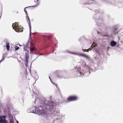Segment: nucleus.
Listing matches in <instances>:
<instances>
[{
    "label": "nucleus",
    "instance_id": "nucleus-18",
    "mask_svg": "<svg viewBox=\"0 0 123 123\" xmlns=\"http://www.w3.org/2000/svg\"><path fill=\"white\" fill-rule=\"evenodd\" d=\"M10 123H14V121L13 119H12L10 120Z\"/></svg>",
    "mask_w": 123,
    "mask_h": 123
},
{
    "label": "nucleus",
    "instance_id": "nucleus-17",
    "mask_svg": "<svg viewBox=\"0 0 123 123\" xmlns=\"http://www.w3.org/2000/svg\"><path fill=\"white\" fill-rule=\"evenodd\" d=\"M54 108V106L53 105V104H52V105H51V106L50 107H49V109H50V110H51V109H53V108Z\"/></svg>",
    "mask_w": 123,
    "mask_h": 123
},
{
    "label": "nucleus",
    "instance_id": "nucleus-3",
    "mask_svg": "<svg viewBox=\"0 0 123 123\" xmlns=\"http://www.w3.org/2000/svg\"><path fill=\"white\" fill-rule=\"evenodd\" d=\"M37 111L39 115H45L46 114L45 111L43 110V108L42 107H39Z\"/></svg>",
    "mask_w": 123,
    "mask_h": 123
},
{
    "label": "nucleus",
    "instance_id": "nucleus-4",
    "mask_svg": "<svg viewBox=\"0 0 123 123\" xmlns=\"http://www.w3.org/2000/svg\"><path fill=\"white\" fill-rule=\"evenodd\" d=\"M70 53L73 54L77 55L79 56H82L87 59L89 58V57L88 55L84 54L79 53L76 52H70Z\"/></svg>",
    "mask_w": 123,
    "mask_h": 123
},
{
    "label": "nucleus",
    "instance_id": "nucleus-28",
    "mask_svg": "<svg viewBox=\"0 0 123 123\" xmlns=\"http://www.w3.org/2000/svg\"><path fill=\"white\" fill-rule=\"evenodd\" d=\"M49 78H50V77H49Z\"/></svg>",
    "mask_w": 123,
    "mask_h": 123
},
{
    "label": "nucleus",
    "instance_id": "nucleus-15",
    "mask_svg": "<svg viewBox=\"0 0 123 123\" xmlns=\"http://www.w3.org/2000/svg\"><path fill=\"white\" fill-rule=\"evenodd\" d=\"M14 48L16 50H18L19 49V47L18 46H15Z\"/></svg>",
    "mask_w": 123,
    "mask_h": 123
},
{
    "label": "nucleus",
    "instance_id": "nucleus-14",
    "mask_svg": "<svg viewBox=\"0 0 123 123\" xmlns=\"http://www.w3.org/2000/svg\"><path fill=\"white\" fill-rule=\"evenodd\" d=\"M36 49V48L35 47H33L32 48L30 49V51H32L34 50H35Z\"/></svg>",
    "mask_w": 123,
    "mask_h": 123
},
{
    "label": "nucleus",
    "instance_id": "nucleus-5",
    "mask_svg": "<svg viewBox=\"0 0 123 123\" xmlns=\"http://www.w3.org/2000/svg\"><path fill=\"white\" fill-rule=\"evenodd\" d=\"M25 61L27 62L28 60H29V53L27 51L25 52Z\"/></svg>",
    "mask_w": 123,
    "mask_h": 123
},
{
    "label": "nucleus",
    "instance_id": "nucleus-6",
    "mask_svg": "<svg viewBox=\"0 0 123 123\" xmlns=\"http://www.w3.org/2000/svg\"><path fill=\"white\" fill-rule=\"evenodd\" d=\"M27 16L26 17V20L27 23H28L29 25L30 29L31 30V22H30V19L29 18V16L27 15Z\"/></svg>",
    "mask_w": 123,
    "mask_h": 123
},
{
    "label": "nucleus",
    "instance_id": "nucleus-26",
    "mask_svg": "<svg viewBox=\"0 0 123 123\" xmlns=\"http://www.w3.org/2000/svg\"><path fill=\"white\" fill-rule=\"evenodd\" d=\"M93 44H94V42H93Z\"/></svg>",
    "mask_w": 123,
    "mask_h": 123
},
{
    "label": "nucleus",
    "instance_id": "nucleus-21",
    "mask_svg": "<svg viewBox=\"0 0 123 123\" xmlns=\"http://www.w3.org/2000/svg\"><path fill=\"white\" fill-rule=\"evenodd\" d=\"M89 50H91V49L89 48L88 49H85V51L86 52H88Z\"/></svg>",
    "mask_w": 123,
    "mask_h": 123
},
{
    "label": "nucleus",
    "instance_id": "nucleus-1",
    "mask_svg": "<svg viewBox=\"0 0 123 123\" xmlns=\"http://www.w3.org/2000/svg\"><path fill=\"white\" fill-rule=\"evenodd\" d=\"M12 26L13 29L17 32H22L23 31L22 27L21 28L18 26L17 23H13Z\"/></svg>",
    "mask_w": 123,
    "mask_h": 123
},
{
    "label": "nucleus",
    "instance_id": "nucleus-11",
    "mask_svg": "<svg viewBox=\"0 0 123 123\" xmlns=\"http://www.w3.org/2000/svg\"><path fill=\"white\" fill-rule=\"evenodd\" d=\"M1 123H7V121L4 119V120L2 119H1Z\"/></svg>",
    "mask_w": 123,
    "mask_h": 123
},
{
    "label": "nucleus",
    "instance_id": "nucleus-8",
    "mask_svg": "<svg viewBox=\"0 0 123 123\" xmlns=\"http://www.w3.org/2000/svg\"><path fill=\"white\" fill-rule=\"evenodd\" d=\"M117 44L116 42L114 41H112L110 43V45L112 47L115 46Z\"/></svg>",
    "mask_w": 123,
    "mask_h": 123
},
{
    "label": "nucleus",
    "instance_id": "nucleus-23",
    "mask_svg": "<svg viewBox=\"0 0 123 123\" xmlns=\"http://www.w3.org/2000/svg\"><path fill=\"white\" fill-rule=\"evenodd\" d=\"M82 50H83V51H84V52L85 51V49L84 50V49H82Z\"/></svg>",
    "mask_w": 123,
    "mask_h": 123
},
{
    "label": "nucleus",
    "instance_id": "nucleus-9",
    "mask_svg": "<svg viewBox=\"0 0 123 123\" xmlns=\"http://www.w3.org/2000/svg\"><path fill=\"white\" fill-rule=\"evenodd\" d=\"M6 47L7 48V49L8 50H9V48H10V46L9 45V43H7L6 44Z\"/></svg>",
    "mask_w": 123,
    "mask_h": 123
},
{
    "label": "nucleus",
    "instance_id": "nucleus-22",
    "mask_svg": "<svg viewBox=\"0 0 123 123\" xmlns=\"http://www.w3.org/2000/svg\"><path fill=\"white\" fill-rule=\"evenodd\" d=\"M24 11L26 13V14H27V11H26V10H25V9L24 10Z\"/></svg>",
    "mask_w": 123,
    "mask_h": 123
},
{
    "label": "nucleus",
    "instance_id": "nucleus-7",
    "mask_svg": "<svg viewBox=\"0 0 123 123\" xmlns=\"http://www.w3.org/2000/svg\"><path fill=\"white\" fill-rule=\"evenodd\" d=\"M52 37L51 36H45L44 37V38L45 40L46 41L47 43H48V41L49 40H51L52 39Z\"/></svg>",
    "mask_w": 123,
    "mask_h": 123
},
{
    "label": "nucleus",
    "instance_id": "nucleus-12",
    "mask_svg": "<svg viewBox=\"0 0 123 123\" xmlns=\"http://www.w3.org/2000/svg\"><path fill=\"white\" fill-rule=\"evenodd\" d=\"M117 29L116 28L115 29H114L113 31V33H114L115 34H117L118 33V32L116 31Z\"/></svg>",
    "mask_w": 123,
    "mask_h": 123
},
{
    "label": "nucleus",
    "instance_id": "nucleus-30",
    "mask_svg": "<svg viewBox=\"0 0 123 123\" xmlns=\"http://www.w3.org/2000/svg\"><path fill=\"white\" fill-rule=\"evenodd\" d=\"M25 8H26V7H25Z\"/></svg>",
    "mask_w": 123,
    "mask_h": 123
},
{
    "label": "nucleus",
    "instance_id": "nucleus-29",
    "mask_svg": "<svg viewBox=\"0 0 123 123\" xmlns=\"http://www.w3.org/2000/svg\"><path fill=\"white\" fill-rule=\"evenodd\" d=\"M25 8H26V7H25Z\"/></svg>",
    "mask_w": 123,
    "mask_h": 123
},
{
    "label": "nucleus",
    "instance_id": "nucleus-24",
    "mask_svg": "<svg viewBox=\"0 0 123 123\" xmlns=\"http://www.w3.org/2000/svg\"><path fill=\"white\" fill-rule=\"evenodd\" d=\"M2 105L0 103V107Z\"/></svg>",
    "mask_w": 123,
    "mask_h": 123
},
{
    "label": "nucleus",
    "instance_id": "nucleus-2",
    "mask_svg": "<svg viewBox=\"0 0 123 123\" xmlns=\"http://www.w3.org/2000/svg\"><path fill=\"white\" fill-rule=\"evenodd\" d=\"M78 99V97L76 96H71L68 97L67 99V102H70L76 100Z\"/></svg>",
    "mask_w": 123,
    "mask_h": 123
},
{
    "label": "nucleus",
    "instance_id": "nucleus-10",
    "mask_svg": "<svg viewBox=\"0 0 123 123\" xmlns=\"http://www.w3.org/2000/svg\"><path fill=\"white\" fill-rule=\"evenodd\" d=\"M6 117L5 116H0V123H1V119H5Z\"/></svg>",
    "mask_w": 123,
    "mask_h": 123
},
{
    "label": "nucleus",
    "instance_id": "nucleus-16",
    "mask_svg": "<svg viewBox=\"0 0 123 123\" xmlns=\"http://www.w3.org/2000/svg\"><path fill=\"white\" fill-rule=\"evenodd\" d=\"M25 61L26 63H25V65L26 67H27L28 66V62H29V60H28L27 62L26 61Z\"/></svg>",
    "mask_w": 123,
    "mask_h": 123
},
{
    "label": "nucleus",
    "instance_id": "nucleus-20",
    "mask_svg": "<svg viewBox=\"0 0 123 123\" xmlns=\"http://www.w3.org/2000/svg\"><path fill=\"white\" fill-rule=\"evenodd\" d=\"M96 47V45H93V44L91 46V47L93 48V47Z\"/></svg>",
    "mask_w": 123,
    "mask_h": 123
},
{
    "label": "nucleus",
    "instance_id": "nucleus-19",
    "mask_svg": "<svg viewBox=\"0 0 123 123\" xmlns=\"http://www.w3.org/2000/svg\"><path fill=\"white\" fill-rule=\"evenodd\" d=\"M77 74H78V75H79L80 74V76L81 75H82V73L81 72H78V73H77Z\"/></svg>",
    "mask_w": 123,
    "mask_h": 123
},
{
    "label": "nucleus",
    "instance_id": "nucleus-27",
    "mask_svg": "<svg viewBox=\"0 0 123 123\" xmlns=\"http://www.w3.org/2000/svg\"><path fill=\"white\" fill-rule=\"evenodd\" d=\"M107 36V35H105V36Z\"/></svg>",
    "mask_w": 123,
    "mask_h": 123
},
{
    "label": "nucleus",
    "instance_id": "nucleus-13",
    "mask_svg": "<svg viewBox=\"0 0 123 123\" xmlns=\"http://www.w3.org/2000/svg\"><path fill=\"white\" fill-rule=\"evenodd\" d=\"M82 66L83 67H86V62L84 61H83L82 62Z\"/></svg>",
    "mask_w": 123,
    "mask_h": 123
},
{
    "label": "nucleus",
    "instance_id": "nucleus-25",
    "mask_svg": "<svg viewBox=\"0 0 123 123\" xmlns=\"http://www.w3.org/2000/svg\"><path fill=\"white\" fill-rule=\"evenodd\" d=\"M17 123H19L18 122V121H17Z\"/></svg>",
    "mask_w": 123,
    "mask_h": 123
}]
</instances>
